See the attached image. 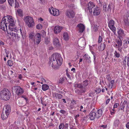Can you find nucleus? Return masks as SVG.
<instances>
[{
    "instance_id": "bf43d9fd",
    "label": "nucleus",
    "mask_w": 129,
    "mask_h": 129,
    "mask_svg": "<svg viewBox=\"0 0 129 129\" xmlns=\"http://www.w3.org/2000/svg\"><path fill=\"white\" fill-rule=\"evenodd\" d=\"M119 106V104L118 103H116L113 106V108L114 109L115 108H117Z\"/></svg>"
},
{
    "instance_id": "6e6d98bb",
    "label": "nucleus",
    "mask_w": 129,
    "mask_h": 129,
    "mask_svg": "<svg viewBox=\"0 0 129 129\" xmlns=\"http://www.w3.org/2000/svg\"><path fill=\"white\" fill-rule=\"evenodd\" d=\"M114 82V80H111L109 84H110L111 85V87H112L113 84Z\"/></svg>"
},
{
    "instance_id": "ddd939ff",
    "label": "nucleus",
    "mask_w": 129,
    "mask_h": 129,
    "mask_svg": "<svg viewBox=\"0 0 129 129\" xmlns=\"http://www.w3.org/2000/svg\"><path fill=\"white\" fill-rule=\"evenodd\" d=\"M53 43L54 46L56 47H59L60 46V44L58 39L57 38H54L53 39Z\"/></svg>"
},
{
    "instance_id": "c756f323",
    "label": "nucleus",
    "mask_w": 129,
    "mask_h": 129,
    "mask_svg": "<svg viewBox=\"0 0 129 129\" xmlns=\"http://www.w3.org/2000/svg\"><path fill=\"white\" fill-rule=\"evenodd\" d=\"M105 45L104 44L101 43V44L100 46L99 47V48L101 50H104L105 48Z\"/></svg>"
},
{
    "instance_id": "58836bf2",
    "label": "nucleus",
    "mask_w": 129,
    "mask_h": 129,
    "mask_svg": "<svg viewBox=\"0 0 129 129\" xmlns=\"http://www.w3.org/2000/svg\"><path fill=\"white\" fill-rule=\"evenodd\" d=\"M15 8H18L19 7V3L17 2V0H15Z\"/></svg>"
},
{
    "instance_id": "f3484780",
    "label": "nucleus",
    "mask_w": 129,
    "mask_h": 129,
    "mask_svg": "<svg viewBox=\"0 0 129 129\" xmlns=\"http://www.w3.org/2000/svg\"><path fill=\"white\" fill-rule=\"evenodd\" d=\"M96 113L94 112L91 111L89 114V118L91 120H93L96 118Z\"/></svg>"
},
{
    "instance_id": "6ab92c4d",
    "label": "nucleus",
    "mask_w": 129,
    "mask_h": 129,
    "mask_svg": "<svg viewBox=\"0 0 129 129\" xmlns=\"http://www.w3.org/2000/svg\"><path fill=\"white\" fill-rule=\"evenodd\" d=\"M103 111L101 109L98 110L96 112V118L99 119L101 117Z\"/></svg>"
},
{
    "instance_id": "9b49d317",
    "label": "nucleus",
    "mask_w": 129,
    "mask_h": 129,
    "mask_svg": "<svg viewBox=\"0 0 129 129\" xmlns=\"http://www.w3.org/2000/svg\"><path fill=\"white\" fill-rule=\"evenodd\" d=\"M117 33L119 39L122 38L125 35V34L124 33V31L121 28H120L117 31Z\"/></svg>"
},
{
    "instance_id": "c9c22d12",
    "label": "nucleus",
    "mask_w": 129,
    "mask_h": 129,
    "mask_svg": "<svg viewBox=\"0 0 129 129\" xmlns=\"http://www.w3.org/2000/svg\"><path fill=\"white\" fill-rule=\"evenodd\" d=\"M114 55L117 58H119L120 56V54L116 51H115L114 53Z\"/></svg>"
},
{
    "instance_id": "49530a36",
    "label": "nucleus",
    "mask_w": 129,
    "mask_h": 129,
    "mask_svg": "<svg viewBox=\"0 0 129 129\" xmlns=\"http://www.w3.org/2000/svg\"><path fill=\"white\" fill-rule=\"evenodd\" d=\"M15 125L14 124H12L10 125L9 127V129H14Z\"/></svg>"
},
{
    "instance_id": "0eeeda50",
    "label": "nucleus",
    "mask_w": 129,
    "mask_h": 129,
    "mask_svg": "<svg viewBox=\"0 0 129 129\" xmlns=\"http://www.w3.org/2000/svg\"><path fill=\"white\" fill-rule=\"evenodd\" d=\"M13 89H14V91L18 95H21L24 92L23 90L19 86H14Z\"/></svg>"
},
{
    "instance_id": "bb28decb",
    "label": "nucleus",
    "mask_w": 129,
    "mask_h": 129,
    "mask_svg": "<svg viewBox=\"0 0 129 129\" xmlns=\"http://www.w3.org/2000/svg\"><path fill=\"white\" fill-rule=\"evenodd\" d=\"M66 79V77H62L60 78L58 81V82L59 83L62 84L64 82V80Z\"/></svg>"
},
{
    "instance_id": "79ce46f5",
    "label": "nucleus",
    "mask_w": 129,
    "mask_h": 129,
    "mask_svg": "<svg viewBox=\"0 0 129 129\" xmlns=\"http://www.w3.org/2000/svg\"><path fill=\"white\" fill-rule=\"evenodd\" d=\"M59 112L60 113L63 115L66 114H67V111L64 110H61Z\"/></svg>"
},
{
    "instance_id": "393cba45",
    "label": "nucleus",
    "mask_w": 129,
    "mask_h": 129,
    "mask_svg": "<svg viewBox=\"0 0 129 129\" xmlns=\"http://www.w3.org/2000/svg\"><path fill=\"white\" fill-rule=\"evenodd\" d=\"M42 89L43 91H46L48 89L49 86L47 84L42 85Z\"/></svg>"
},
{
    "instance_id": "603ef678",
    "label": "nucleus",
    "mask_w": 129,
    "mask_h": 129,
    "mask_svg": "<svg viewBox=\"0 0 129 129\" xmlns=\"http://www.w3.org/2000/svg\"><path fill=\"white\" fill-rule=\"evenodd\" d=\"M75 92L76 93H77L79 95H81L80 90L79 89H76L75 91Z\"/></svg>"
},
{
    "instance_id": "37998d69",
    "label": "nucleus",
    "mask_w": 129,
    "mask_h": 129,
    "mask_svg": "<svg viewBox=\"0 0 129 129\" xmlns=\"http://www.w3.org/2000/svg\"><path fill=\"white\" fill-rule=\"evenodd\" d=\"M128 104L127 103V101H124L123 103L122 104V105L123 106H124V107H125L126 105V107H128Z\"/></svg>"
},
{
    "instance_id": "9d476101",
    "label": "nucleus",
    "mask_w": 129,
    "mask_h": 129,
    "mask_svg": "<svg viewBox=\"0 0 129 129\" xmlns=\"http://www.w3.org/2000/svg\"><path fill=\"white\" fill-rule=\"evenodd\" d=\"M49 11L50 13L53 14V16H57L59 14V11L58 9H53L51 10L49 9Z\"/></svg>"
},
{
    "instance_id": "680f3d73",
    "label": "nucleus",
    "mask_w": 129,
    "mask_h": 129,
    "mask_svg": "<svg viewBox=\"0 0 129 129\" xmlns=\"http://www.w3.org/2000/svg\"><path fill=\"white\" fill-rule=\"evenodd\" d=\"M120 109H121V110H124V109L125 108V107H124V106L122 105H120Z\"/></svg>"
},
{
    "instance_id": "a18cd8bd",
    "label": "nucleus",
    "mask_w": 129,
    "mask_h": 129,
    "mask_svg": "<svg viewBox=\"0 0 129 129\" xmlns=\"http://www.w3.org/2000/svg\"><path fill=\"white\" fill-rule=\"evenodd\" d=\"M64 127V124L63 123H61L60 124L59 126V129H63V127Z\"/></svg>"
},
{
    "instance_id": "cd10ccee",
    "label": "nucleus",
    "mask_w": 129,
    "mask_h": 129,
    "mask_svg": "<svg viewBox=\"0 0 129 129\" xmlns=\"http://www.w3.org/2000/svg\"><path fill=\"white\" fill-rule=\"evenodd\" d=\"M115 22L112 19L110 20L108 23L109 27L114 25Z\"/></svg>"
},
{
    "instance_id": "13d9d810",
    "label": "nucleus",
    "mask_w": 129,
    "mask_h": 129,
    "mask_svg": "<svg viewBox=\"0 0 129 129\" xmlns=\"http://www.w3.org/2000/svg\"><path fill=\"white\" fill-rule=\"evenodd\" d=\"M62 95L60 94H58L57 95V98L58 99H61L62 98Z\"/></svg>"
},
{
    "instance_id": "423d86ee",
    "label": "nucleus",
    "mask_w": 129,
    "mask_h": 129,
    "mask_svg": "<svg viewBox=\"0 0 129 129\" xmlns=\"http://www.w3.org/2000/svg\"><path fill=\"white\" fill-rule=\"evenodd\" d=\"M8 16H5L2 19L1 23V28L4 31L7 30V26H8L9 22H7V19L8 18Z\"/></svg>"
},
{
    "instance_id": "2f4dec72",
    "label": "nucleus",
    "mask_w": 129,
    "mask_h": 129,
    "mask_svg": "<svg viewBox=\"0 0 129 129\" xmlns=\"http://www.w3.org/2000/svg\"><path fill=\"white\" fill-rule=\"evenodd\" d=\"M17 12L19 16L21 17L23 16V13L22 10L21 9H18L17 10Z\"/></svg>"
},
{
    "instance_id": "7c9ffc66",
    "label": "nucleus",
    "mask_w": 129,
    "mask_h": 129,
    "mask_svg": "<svg viewBox=\"0 0 129 129\" xmlns=\"http://www.w3.org/2000/svg\"><path fill=\"white\" fill-rule=\"evenodd\" d=\"M114 32V34H115L116 33V28L114 26V25L112 26H110L109 27Z\"/></svg>"
},
{
    "instance_id": "6e6552de",
    "label": "nucleus",
    "mask_w": 129,
    "mask_h": 129,
    "mask_svg": "<svg viewBox=\"0 0 129 129\" xmlns=\"http://www.w3.org/2000/svg\"><path fill=\"white\" fill-rule=\"evenodd\" d=\"M66 15L67 17L71 18L74 17L75 14L73 11L68 10L66 12Z\"/></svg>"
},
{
    "instance_id": "a211bd4d",
    "label": "nucleus",
    "mask_w": 129,
    "mask_h": 129,
    "mask_svg": "<svg viewBox=\"0 0 129 129\" xmlns=\"http://www.w3.org/2000/svg\"><path fill=\"white\" fill-rule=\"evenodd\" d=\"M83 60H85L88 62V63H90L91 62L90 60V57L87 54H85L83 56Z\"/></svg>"
},
{
    "instance_id": "aec40b11",
    "label": "nucleus",
    "mask_w": 129,
    "mask_h": 129,
    "mask_svg": "<svg viewBox=\"0 0 129 129\" xmlns=\"http://www.w3.org/2000/svg\"><path fill=\"white\" fill-rule=\"evenodd\" d=\"M120 121L118 119H116L114 121L113 125L115 127H118Z\"/></svg>"
},
{
    "instance_id": "a878e982",
    "label": "nucleus",
    "mask_w": 129,
    "mask_h": 129,
    "mask_svg": "<svg viewBox=\"0 0 129 129\" xmlns=\"http://www.w3.org/2000/svg\"><path fill=\"white\" fill-rule=\"evenodd\" d=\"M74 86L75 87H78L79 88H83V86L82 84L80 83H75L74 84Z\"/></svg>"
},
{
    "instance_id": "39448f33",
    "label": "nucleus",
    "mask_w": 129,
    "mask_h": 129,
    "mask_svg": "<svg viewBox=\"0 0 129 129\" xmlns=\"http://www.w3.org/2000/svg\"><path fill=\"white\" fill-rule=\"evenodd\" d=\"M23 19L25 23L29 27H33L34 25V22L32 17L29 16H26L23 17Z\"/></svg>"
},
{
    "instance_id": "1a4fd4ad",
    "label": "nucleus",
    "mask_w": 129,
    "mask_h": 129,
    "mask_svg": "<svg viewBox=\"0 0 129 129\" xmlns=\"http://www.w3.org/2000/svg\"><path fill=\"white\" fill-rule=\"evenodd\" d=\"M7 33L8 34H10V36L13 38H15L16 40H18L20 39V35H19V34L17 33H13V32L12 33L11 32L10 33V32L9 33L8 31H7Z\"/></svg>"
},
{
    "instance_id": "4be33fe9",
    "label": "nucleus",
    "mask_w": 129,
    "mask_h": 129,
    "mask_svg": "<svg viewBox=\"0 0 129 129\" xmlns=\"http://www.w3.org/2000/svg\"><path fill=\"white\" fill-rule=\"evenodd\" d=\"M63 39L66 41H67L69 39V36L67 32H64L63 35Z\"/></svg>"
},
{
    "instance_id": "473e14b6",
    "label": "nucleus",
    "mask_w": 129,
    "mask_h": 129,
    "mask_svg": "<svg viewBox=\"0 0 129 129\" xmlns=\"http://www.w3.org/2000/svg\"><path fill=\"white\" fill-rule=\"evenodd\" d=\"M121 39H122L121 38H120V39H119V40H117V43L118 44V46H119V47L121 46L122 45V43L121 40Z\"/></svg>"
},
{
    "instance_id": "b1692460",
    "label": "nucleus",
    "mask_w": 129,
    "mask_h": 129,
    "mask_svg": "<svg viewBox=\"0 0 129 129\" xmlns=\"http://www.w3.org/2000/svg\"><path fill=\"white\" fill-rule=\"evenodd\" d=\"M9 115H7V114L3 112L1 115V118L2 120H4L8 118Z\"/></svg>"
},
{
    "instance_id": "a19ab883",
    "label": "nucleus",
    "mask_w": 129,
    "mask_h": 129,
    "mask_svg": "<svg viewBox=\"0 0 129 129\" xmlns=\"http://www.w3.org/2000/svg\"><path fill=\"white\" fill-rule=\"evenodd\" d=\"M42 25L40 24H39L36 26V28L38 29H42Z\"/></svg>"
},
{
    "instance_id": "c03bdc74",
    "label": "nucleus",
    "mask_w": 129,
    "mask_h": 129,
    "mask_svg": "<svg viewBox=\"0 0 129 129\" xmlns=\"http://www.w3.org/2000/svg\"><path fill=\"white\" fill-rule=\"evenodd\" d=\"M81 89L80 90V92L81 94L82 93H84L86 91V89L85 88H81Z\"/></svg>"
},
{
    "instance_id": "20e7f679",
    "label": "nucleus",
    "mask_w": 129,
    "mask_h": 129,
    "mask_svg": "<svg viewBox=\"0 0 129 129\" xmlns=\"http://www.w3.org/2000/svg\"><path fill=\"white\" fill-rule=\"evenodd\" d=\"M11 95V93L9 90L4 89L0 92V96L2 99L4 100H9Z\"/></svg>"
},
{
    "instance_id": "ea45409f",
    "label": "nucleus",
    "mask_w": 129,
    "mask_h": 129,
    "mask_svg": "<svg viewBox=\"0 0 129 129\" xmlns=\"http://www.w3.org/2000/svg\"><path fill=\"white\" fill-rule=\"evenodd\" d=\"M127 57L126 56L125 57L124 60L123 61V65L126 66V60H127Z\"/></svg>"
},
{
    "instance_id": "dca6fc26",
    "label": "nucleus",
    "mask_w": 129,
    "mask_h": 129,
    "mask_svg": "<svg viewBox=\"0 0 129 129\" xmlns=\"http://www.w3.org/2000/svg\"><path fill=\"white\" fill-rule=\"evenodd\" d=\"M63 27L59 26H56L54 28V31L55 34H57L60 33Z\"/></svg>"
},
{
    "instance_id": "09e8293b",
    "label": "nucleus",
    "mask_w": 129,
    "mask_h": 129,
    "mask_svg": "<svg viewBox=\"0 0 129 129\" xmlns=\"http://www.w3.org/2000/svg\"><path fill=\"white\" fill-rule=\"evenodd\" d=\"M34 37V35L33 33H31L29 35V38L32 39Z\"/></svg>"
},
{
    "instance_id": "4d7b16f0",
    "label": "nucleus",
    "mask_w": 129,
    "mask_h": 129,
    "mask_svg": "<svg viewBox=\"0 0 129 129\" xmlns=\"http://www.w3.org/2000/svg\"><path fill=\"white\" fill-rule=\"evenodd\" d=\"M102 37H101V36H100L99 37V40H98V43H100L102 41Z\"/></svg>"
},
{
    "instance_id": "f03ea898",
    "label": "nucleus",
    "mask_w": 129,
    "mask_h": 129,
    "mask_svg": "<svg viewBox=\"0 0 129 129\" xmlns=\"http://www.w3.org/2000/svg\"><path fill=\"white\" fill-rule=\"evenodd\" d=\"M87 8L85 9V11L88 12V11L90 14H92L94 16H97L99 15L101 12V10L100 8L96 6L95 8V7L93 3L90 2L87 4Z\"/></svg>"
},
{
    "instance_id": "de8ad7c7",
    "label": "nucleus",
    "mask_w": 129,
    "mask_h": 129,
    "mask_svg": "<svg viewBox=\"0 0 129 129\" xmlns=\"http://www.w3.org/2000/svg\"><path fill=\"white\" fill-rule=\"evenodd\" d=\"M69 7L71 9L74 10L75 9V6L74 5L71 4L70 5Z\"/></svg>"
},
{
    "instance_id": "5fc2aeb1",
    "label": "nucleus",
    "mask_w": 129,
    "mask_h": 129,
    "mask_svg": "<svg viewBox=\"0 0 129 129\" xmlns=\"http://www.w3.org/2000/svg\"><path fill=\"white\" fill-rule=\"evenodd\" d=\"M58 93H52V95L54 97H55L56 98H57V95Z\"/></svg>"
},
{
    "instance_id": "69168bd1",
    "label": "nucleus",
    "mask_w": 129,
    "mask_h": 129,
    "mask_svg": "<svg viewBox=\"0 0 129 129\" xmlns=\"http://www.w3.org/2000/svg\"><path fill=\"white\" fill-rule=\"evenodd\" d=\"M127 66L129 67V57H127Z\"/></svg>"
},
{
    "instance_id": "8fccbe9b",
    "label": "nucleus",
    "mask_w": 129,
    "mask_h": 129,
    "mask_svg": "<svg viewBox=\"0 0 129 129\" xmlns=\"http://www.w3.org/2000/svg\"><path fill=\"white\" fill-rule=\"evenodd\" d=\"M101 91V89L100 88H98L96 89L95 90V91L96 93H99Z\"/></svg>"
},
{
    "instance_id": "7ed1b4c3",
    "label": "nucleus",
    "mask_w": 129,
    "mask_h": 129,
    "mask_svg": "<svg viewBox=\"0 0 129 129\" xmlns=\"http://www.w3.org/2000/svg\"><path fill=\"white\" fill-rule=\"evenodd\" d=\"M8 18L7 19V22H9L8 24L9 29L11 30V32L12 31H15L17 32L18 31L17 28H16V26L15 25V22L14 19L12 18V17L10 16H8Z\"/></svg>"
},
{
    "instance_id": "e433bc0d",
    "label": "nucleus",
    "mask_w": 129,
    "mask_h": 129,
    "mask_svg": "<svg viewBox=\"0 0 129 129\" xmlns=\"http://www.w3.org/2000/svg\"><path fill=\"white\" fill-rule=\"evenodd\" d=\"M108 5V4L106 2L104 3L103 4V10L105 12L106 10V7H107V6Z\"/></svg>"
},
{
    "instance_id": "4468645a",
    "label": "nucleus",
    "mask_w": 129,
    "mask_h": 129,
    "mask_svg": "<svg viewBox=\"0 0 129 129\" xmlns=\"http://www.w3.org/2000/svg\"><path fill=\"white\" fill-rule=\"evenodd\" d=\"M77 27L78 28V30L80 33H82L84 30L85 27L82 24L80 23L78 24L77 25Z\"/></svg>"
},
{
    "instance_id": "0e129e2a",
    "label": "nucleus",
    "mask_w": 129,
    "mask_h": 129,
    "mask_svg": "<svg viewBox=\"0 0 129 129\" xmlns=\"http://www.w3.org/2000/svg\"><path fill=\"white\" fill-rule=\"evenodd\" d=\"M6 109L11 110L10 106L8 105H7L6 107Z\"/></svg>"
},
{
    "instance_id": "c85d7f7f",
    "label": "nucleus",
    "mask_w": 129,
    "mask_h": 129,
    "mask_svg": "<svg viewBox=\"0 0 129 129\" xmlns=\"http://www.w3.org/2000/svg\"><path fill=\"white\" fill-rule=\"evenodd\" d=\"M9 4L11 6L14 5V0H8Z\"/></svg>"
},
{
    "instance_id": "e2e57ef3",
    "label": "nucleus",
    "mask_w": 129,
    "mask_h": 129,
    "mask_svg": "<svg viewBox=\"0 0 129 129\" xmlns=\"http://www.w3.org/2000/svg\"><path fill=\"white\" fill-rule=\"evenodd\" d=\"M72 103L75 106V105L76 104V102L74 100H72V103Z\"/></svg>"
},
{
    "instance_id": "5701e85b",
    "label": "nucleus",
    "mask_w": 129,
    "mask_h": 129,
    "mask_svg": "<svg viewBox=\"0 0 129 129\" xmlns=\"http://www.w3.org/2000/svg\"><path fill=\"white\" fill-rule=\"evenodd\" d=\"M94 68L96 70H98L99 67L101 64L99 62H96V61H94Z\"/></svg>"
},
{
    "instance_id": "412c9836",
    "label": "nucleus",
    "mask_w": 129,
    "mask_h": 129,
    "mask_svg": "<svg viewBox=\"0 0 129 129\" xmlns=\"http://www.w3.org/2000/svg\"><path fill=\"white\" fill-rule=\"evenodd\" d=\"M16 102L17 105L19 106H24V104L23 103L21 99L16 101Z\"/></svg>"
},
{
    "instance_id": "774afa93",
    "label": "nucleus",
    "mask_w": 129,
    "mask_h": 129,
    "mask_svg": "<svg viewBox=\"0 0 129 129\" xmlns=\"http://www.w3.org/2000/svg\"><path fill=\"white\" fill-rule=\"evenodd\" d=\"M126 126L127 128L129 129V122L127 123L126 125Z\"/></svg>"
},
{
    "instance_id": "2eb2a0df",
    "label": "nucleus",
    "mask_w": 129,
    "mask_h": 129,
    "mask_svg": "<svg viewBox=\"0 0 129 129\" xmlns=\"http://www.w3.org/2000/svg\"><path fill=\"white\" fill-rule=\"evenodd\" d=\"M36 38V42L37 45L39 44L41 41V36L40 34L38 33L36 34L35 36Z\"/></svg>"
},
{
    "instance_id": "f704fd0d",
    "label": "nucleus",
    "mask_w": 129,
    "mask_h": 129,
    "mask_svg": "<svg viewBox=\"0 0 129 129\" xmlns=\"http://www.w3.org/2000/svg\"><path fill=\"white\" fill-rule=\"evenodd\" d=\"M75 107L73 104L72 103H71L70 105H68V109H73Z\"/></svg>"
},
{
    "instance_id": "72a5a7b5",
    "label": "nucleus",
    "mask_w": 129,
    "mask_h": 129,
    "mask_svg": "<svg viewBox=\"0 0 129 129\" xmlns=\"http://www.w3.org/2000/svg\"><path fill=\"white\" fill-rule=\"evenodd\" d=\"M89 81L87 80H85L83 82V87H85L87 85Z\"/></svg>"
},
{
    "instance_id": "052dcab7",
    "label": "nucleus",
    "mask_w": 129,
    "mask_h": 129,
    "mask_svg": "<svg viewBox=\"0 0 129 129\" xmlns=\"http://www.w3.org/2000/svg\"><path fill=\"white\" fill-rule=\"evenodd\" d=\"M20 34L22 36V37L23 38H24L23 35V33L22 31V30L21 28L20 29Z\"/></svg>"
},
{
    "instance_id": "f257e3e1",
    "label": "nucleus",
    "mask_w": 129,
    "mask_h": 129,
    "mask_svg": "<svg viewBox=\"0 0 129 129\" xmlns=\"http://www.w3.org/2000/svg\"><path fill=\"white\" fill-rule=\"evenodd\" d=\"M62 58L60 55L58 53L53 54L49 59L50 66L53 68H57L62 64Z\"/></svg>"
},
{
    "instance_id": "f8f14e48",
    "label": "nucleus",
    "mask_w": 129,
    "mask_h": 129,
    "mask_svg": "<svg viewBox=\"0 0 129 129\" xmlns=\"http://www.w3.org/2000/svg\"><path fill=\"white\" fill-rule=\"evenodd\" d=\"M124 21L126 25H129V11L124 18Z\"/></svg>"
},
{
    "instance_id": "4c0bfd02",
    "label": "nucleus",
    "mask_w": 129,
    "mask_h": 129,
    "mask_svg": "<svg viewBox=\"0 0 129 129\" xmlns=\"http://www.w3.org/2000/svg\"><path fill=\"white\" fill-rule=\"evenodd\" d=\"M7 64L10 67H11L13 65L12 61L10 60H8L7 62Z\"/></svg>"
},
{
    "instance_id": "864d4df0",
    "label": "nucleus",
    "mask_w": 129,
    "mask_h": 129,
    "mask_svg": "<svg viewBox=\"0 0 129 129\" xmlns=\"http://www.w3.org/2000/svg\"><path fill=\"white\" fill-rule=\"evenodd\" d=\"M11 112V110H9V109H7V110H6L5 111V113L6 114H7V115H9V114Z\"/></svg>"
},
{
    "instance_id": "3c124183",
    "label": "nucleus",
    "mask_w": 129,
    "mask_h": 129,
    "mask_svg": "<svg viewBox=\"0 0 129 129\" xmlns=\"http://www.w3.org/2000/svg\"><path fill=\"white\" fill-rule=\"evenodd\" d=\"M106 10H106L105 12H106L108 11L109 10H111V5L110 4H109L108 5V7L106 8Z\"/></svg>"
},
{
    "instance_id": "338daca9",
    "label": "nucleus",
    "mask_w": 129,
    "mask_h": 129,
    "mask_svg": "<svg viewBox=\"0 0 129 129\" xmlns=\"http://www.w3.org/2000/svg\"><path fill=\"white\" fill-rule=\"evenodd\" d=\"M49 41L47 39L45 41V44L46 45H47L49 44Z\"/></svg>"
}]
</instances>
